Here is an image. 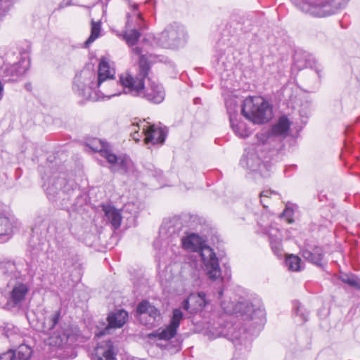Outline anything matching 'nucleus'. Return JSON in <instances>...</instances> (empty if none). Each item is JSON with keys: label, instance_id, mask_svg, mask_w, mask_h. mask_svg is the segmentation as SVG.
<instances>
[{"label": "nucleus", "instance_id": "nucleus-1", "mask_svg": "<svg viewBox=\"0 0 360 360\" xmlns=\"http://www.w3.org/2000/svg\"><path fill=\"white\" fill-rule=\"evenodd\" d=\"M115 70L108 63L101 60L98 65V75L90 69H83L76 75L73 82V90L86 100L97 101L104 98H110L120 93L105 89L103 84L110 86L118 85L114 79Z\"/></svg>", "mask_w": 360, "mask_h": 360}, {"label": "nucleus", "instance_id": "nucleus-2", "mask_svg": "<svg viewBox=\"0 0 360 360\" xmlns=\"http://www.w3.org/2000/svg\"><path fill=\"white\" fill-rule=\"evenodd\" d=\"M131 52L140 56L138 72L135 76L129 73L120 76V82L124 93L143 98L154 104L162 103L165 98V91L161 84L148 79V84L147 87L145 86V79L148 77L150 68L148 56L142 54L143 49L139 46L132 48Z\"/></svg>", "mask_w": 360, "mask_h": 360}, {"label": "nucleus", "instance_id": "nucleus-3", "mask_svg": "<svg viewBox=\"0 0 360 360\" xmlns=\"http://www.w3.org/2000/svg\"><path fill=\"white\" fill-rule=\"evenodd\" d=\"M184 248L192 251L199 252L209 278L216 280L221 276L218 259L213 250L208 246H202V238L195 233H191L181 238Z\"/></svg>", "mask_w": 360, "mask_h": 360}, {"label": "nucleus", "instance_id": "nucleus-4", "mask_svg": "<svg viewBox=\"0 0 360 360\" xmlns=\"http://www.w3.org/2000/svg\"><path fill=\"white\" fill-rule=\"evenodd\" d=\"M129 11L127 13L125 30L118 36L122 38L129 46H134L141 37V32L147 29L141 13L139 11V5L131 1H128Z\"/></svg>", "mask_w": 360, "mask_h": 360}, {"label": "nucleus", "instance_id": "nucleus-5", "mask_svg": "<svg viewBox=\"0 0 360 360\" xmlns=\"http://www.w3.org/2000/svg\"><path fill=\"white\" fill-rule=\"evenodd\" d=\"M243 116L254 124L267 122L271 117V108L268 101L261 96H248L242 105Z\"/></svg>", "mask_w": 360, "mask_h": 360}, {"label": "nucleus", "instance_id": "nucleus-6", "mask_svg": "<svg viewBox=\"0 0 360 360\" xmlns=\"http://www.w3.org/2000/svg\"><path fill=\"white\" fill-rule=\"evenodd\" d=\"M65 174H55L44 184L47 197L52 201H60L62 206H65L72 197L75 189L70 185Z\"/></svg>", "mask_w": 360, "mask_h": 360}, {"label": "nucleus", "instance_id": "nucleus-7", "mask_svg": "<svg viewBox=\"0 0 360 360\" xmlns=\"http://www.w3.org/2000/svg\"><path fill=\"white\" fill-rule=\"evenodd\" d=\"M222 309L226 314H241L246 315L250 319L264 317L265 312L261 300L255 299L252 302L248 300L234 303L232 301H223L221 302Z\"/></svg>", "mask_w": 360, "mask_h": 360}, {"label": "nucleus", "instance_id": "nucleus-8", "mask_svg": "<svg viewBox=\"0 0 360 360\" xmlns=\"http://www.w3.org/2000/svg\"><path fill=\"white\" fill-rule=\"evenodd\" d=\"M184 37V30L182 28L170 25L165 28L161 33L158 34L157 37H152L147 35L143 38V41L145 42L153 38L155 43L157 46L165 49H174L179 46L180 41Z\"/></svg>", "mask_w": 360, "mask_h": 360}, {"label": "nucleus", "instance_id": "nucleus-9", "mask_svg": "<svg viewBox=\"0 0 360 360\" xmlns=\"http://www.w3.org/2000/svg\"><path fill=\"white\" fill-rule=\"evenodd\" d=\"M228 113L229 114V120L231 127L234 133L240 138H246L251 134L250 129L243 121L237 119V105L233 101H227L226 103Z\"/></svg>", "mask_w": 360, "mask_h": 360}, {"label": "nucleus", "instance_id": "nucleus-10", "mask_svg": "<svg viewBox=\"0 0 360 360\" xmlns=\"http://www.w3.org/2000/svg\"><path fill=\"white\" fill-rule=\"evenodd\" d=\"M136 311L139 314V319L141 321H143L142 320L143 319L148 318V319L143 323L149 327L155 326L160 319V313L159 310L146 300H143L138 304Z\"/></svg>", "mask_w": 360, "mask_h": 360}, {"label": "nucleus", "instance_id": "nucleus-11", "mask_svg": "<svg viewBox=\"0 0 360 360\" xmlns=\"http://www.w3.org/2000/svg\"><path fill=\"white\" fill-rule=\"evenodd\" d=\"M18 224V219L10 211L0 212V243L7 241Z\"/></svg>", "mask_w": 360, "mask_h": 360}, {"label": "nucleus", "instance_id": "nucleus-12", "mask_svg": "<svg viewBox=\"0 0 360 360\" xmlns=\"http://www.w3.org/2000/svg\"><path fill=\"white\" fill-rule=\"evenodd\" d=\"M29 60L25 58H20L17 63L6 67L1 76L5 82H15L20 79L25 73L29 66Z\"/></svg>", "mask_w": 360, "mask_h": 360}, {"label": "nucleus", "instance_id": "nucleus-13", "mask_svg": "<svg viewBox=\"0 0 360 360\" xmlns=\"http://www.w3.org/2000/svg\"><path fill=\"white\" fill-rule=\"evenodd\" d=\"M142 134L145 135V143L158 144L163 143L166 136V128H162L156 124H143L142 125Z\"/></svg>", "mask_w": 360, "mask_h": 360}, {"label": "nucleus", "instance_id": "nucleus-14", "mask_svg": "<svg viewBox=\"0 0 360 360\" xmlns=\"http://www.w3.org/2000/svg\"><path fill=\"white\" fill-rule=\"evenodd\" d=\"M128 320V313L124 309H117L109 314L108 316V326L99 331L98 336H103L110 333L112 328H122Z\"/></svg>", "mask_w": 360, "mask_h": 360}, {"label": "nucleus", "instance_id": "nucleus-15", "mask_svg": "<svg viewBox=\"0 0 360 360\" xmlns=\"http://www.w3.org/2000/svg\"><path fill=\"white\" fill-rule=\"evenodd\" d=\"M117 350L110 340L98 344L95 349L93 360H116Z\"/></svg>", "mask_w": 360, "mask_h": 360}, {"label": "nucleus", "instance_id": "nucleus-16", "mask_svg": "<svg viewBox=\"0 0 360 360\" xmlns=\"http://www.w3.org/2000/svg\"><path fill=\"white\" fill-rule=\"evenodd\" d=\"M184 314L180 309H174L170 323L160 332L158 333V336L161 340H170L174 338L178 328L180 325V321L183 319Z\"/></svg>", "mask_w": 360, "mask_h": 360}, {"label": "nucleus", "instance_id": "nucleus-17", "mask_svg": "<svg viewBox=\"0 0 360 360\" xmlns=\"http://www.w3.org/2000/svg\"><path fill=\"white\" fill-rule=\"evenodd\" d=\"M29 288L26 284L17 283L10 292L7 298V305L10 307H20L25 300Z\"/></svg>", "mask_w": 360, "mask_h": 360}, {"label": "nucleus", "instance_id": "nucleus-18", "mask_svg": "<svg viewBox=\"0 0 360 360\" xmlns=\"http://www.w3.org/2000/svg\"><path fill=\"white\" fill-rule=\"evenodd\" d=\"M86 145L92 150L99 153L102 157L107 160L108 162L116 161V155L111 152L110 146L106 142L95 138L90 140Z\"/></svg>", "mask_w": 360, "mask_h": 360}, {"label": "nucleus", "instance_id": "nucleus-19", "mask_svg": "<svg viewBox=\"0 0 360 360\" xmlns=\"http://www.w3.org/2000/svg\"><path fill=\"white\" fill-rule=\"evenodd\" d=\"M240 165L252 172H256L261 165V158L259 157L256 148H250L245 150V155L240 160Z\"/></svg>", "mask_w": 360, "mask_h": 360}, {"label": "nucleus", "instance_id": "nucleus-20", "mask_svg": "<svg viewBox=\"0 0 360 360\" xmlns=\"http://www.w3.org/2000/svg\"><path fill=\"white\" fill-rule=\"evenodd\" d=\"M102 210L104 212V219L112 225L114 229H119L122 219L120 211L110 205H103Z\"/></svg>", "mask_w": 360, "mask_h": 360}, {"label": "nucleus", "instance_id": "nucleus-21", "mask_svg": "<svg viewBox=\"0 0 360 360\" xmlns=\"http://www.w3.org/2000/svg\"><path fill=\"white\" fill-rule=\"evenodd\" d=\"M269 235V242L271 246L272 250L276 255H280L281 252V234L280 231L272 226H270L268 230L265 231Z\"/></svg>", "mask_w": 360, "mask_h": 360}, {"label": "nucleus", "instance_id": "nucleus-22", "mask_svg": "<svg viewBox=\"0 0 360 360\" xmlns=\"http://www.w3.org/2000/svg\"><path fill=\"white\" fill-rule=\"evenodd\" d=\"M302 255L306 260L319 266L323 257V252L321 248L314 247L311 250H303Z\"/></svg>", "mask_w": 360, "mask_h": 360}, {"label": "nucleus", "instance_id": "nucleus-23", "mask_svg": "<svg viewBox=\"0 0 360 360\" xmlns=\"http://www.w3.org/2000/svg\"><path fill=\"white\" fill-rule=\"evenodd\" d=\"M4 331L5 337L13 346L16 344H20L22 341V337L18 328L11 324H7L4 327Z\"/></svg>", "mask_w": 360, "mask_h": 360}, {"label": "nucleus", "instance_id": "nucleus-24", "mask_svg": "<svg viewBox=\"0 0 360 360\" xmlns=\"http://www.w3.org/2000/svg\"><path fill=\"white\" fill-rule=\"evenodd\" d=\"M290 122L285 116L279 118L278 122L271 128V134L275 136H285L290 129Z\"/></svg>", "mask_w": 360, "mask_h": 360}, {"label": "nucleus", "instance_id": "nucleus-25", "mask_svg": "<svg viewBox=\"0 0 360 360\" xmlns=\"http://www.w3.org/2000/svg\"><path fill=\"white\" fill-rule=\"evenodd\" d=\"M15 352L14 360H29L32 355V349L24 344H20Z\"/></svg>", "mask_w": 360, "mask_h": 360}, {"label": "nucleus", "instance_id": "nucleus-26", "mask_svg": "<svg viewBox=\"0 0 360 360\" xmlns=\"http://www.w3.org/2000/svg\"><path fill=\"white\" fill-rule=\"evenodd\" d=\"M116 161L114 162H109L112 165H117L119 169L124 174H126L131 165L130 159L126 155H120L117 157L116 155Z\"/></svg>", "mask_w": 360, "mask_h": 360}, {"label": "nucleus", "instance_id": "nucleus-27", "mask_svg": "<svg viewBox=\"0 0 360 360\" xmlns=\"http://www.w3.org/2000/svg\"><path fill=\"white\" fill-rule=\"evenodd\" d=\"M293 307L295 309L296 317L299 318V320L297 321L300 324L306 322L308 320L309 315V313L307 311V310L297 301H295L293 303Z\"/></svg>", "mask_w": 360, "mask_h": 360}, {"label": "nucleus", "instance_id": "nucleus-28", "mask_svg": "<svg viewBox=\"0 0 360 360\" xmlns=\"http://www.w3.org/2000/svg\"><path fill=\"white\" fill-rule=\"evenodd\" d=\"M101 24L98 22L92 21L91 27V34L84 43V46L87 48L93 43L100 35Z\"/></svg>", "mask_w": 360, "mask_h": 360}, {"label": "nucleus", "instance_id": "nucleus-29", "mask_svg": "<svg viewBox=\"0 0 360 360\" xmlns=\"http://www.w3.org/2000/svg\"><path fill=\"white\" fill-rule=\"evenodd\" d=\"M60 319V310H56L51 315L44 318L45 327L49 330L53 329Z\"/></svg>", "mask_w": 360, "mask_h": 360}, {"label": "nucleus", "instance_id": "nucleus-30", "mask_svg": "<svg viewBox=\"0 0 360 360\" xmlns=\"http://www.w3.org/2000/svg\"><path fill=\"white\" fill-rule=\"evenodd\" d=\"M286 266L289 270L298 271L301 270V259L296 255H290L285 259Z\"/></svg>", "mask_w": 360, "mask_h": 360}, {"label": "nucleus", "instance_id": "nucleus-31", "mask_svg": "<svg viewBox=\"0 0 360 360\" xmlns=\"http://www.w3.org/2000/svg\"><path fill=\"white\" fill-rule=\"evenodd\" d=\"M190 299H192V301H195L198 303V307H195L196 310L202 309L207 303L206 295L203 292H200L197 295H191Z\"/></svg>", "mask_w": 360, "mask_h": 360}, {"label": "nucleus", "instance_id": "nucleus-32", "mask_svg": "<svg viewBox=\"0 0 360 360\" xmlns=\"http://www.w3.org/2000/svg\"><path fill=\"white\" fill-rule=\"evenodd\" d=\"M340 280L351 287L360 288V281L354 275L344 274L340 276Z\"/></svg>", "mask_w": 360, "mask_h": 360}, {"label": "nucleus", "instance_id": "nucleus-33", "mask_svg": "<svg viewBox=\"0 0 360 360\" xmlns=\"http://www.w3.org/2000/svg\"><path fill=\"white\" fill-rule=\"evenodd\" d=\"M243 331L244 330L242 328L231 327L229 328V331L226 335L231 341L236 342L240 341Z\"/></svg>", "mask_w": 360, "mask_h": 360}, {"label": "nucleus", "instance_id": "nucleus-34", "mask_svg": "<svg viewBox=\"0 0 360 360\" xmlns=\"http://www.w3.org/2000/svg\"><path fill=\"white\" fill-rule=\"evenodd\" d=\"M144 122L141 124H137L136 125L133 124L131 129V136L134 141L136 142L139 141L141 137L142 136V134H139V130L142 131V125Z\"/></svg>", "mask_w": 360, "mask_h": 360}, {"label": "nucleus", "instance_id": "nucleus-35", "mask_svg": "<svg viewBox=\"0 0 360 360\" xmlns=\"http://www.w3.org/2000/svg\"><path fill=\"white\" fill-rule=\"evenodd\" d=\"M191 281L193 285H196L199 284V278H200V271L198 269H194L191 268Z\"/></svg>", "mask_w": 360, "mask_h": 360}, {"label": "nucleus", "instance_id": "nucleus-36", "mask_svg": "<svg viewBox=\"0 0 360 360\" xmlns=\"http://www.w3.org/2000/svg\"><path fill=\"white\" fill-rule=\"evenodd\" d=\"M14 357H15V352L12 349L0 354V360H14Z\"/></svg>", "mask_w": 360, "mask_h": 360}, {"label": "nucleus", "instance_id": "nucleus-37", "mask_svg": "<svg viewBox=\"0 0 360 360\" xmlns=\"http://www.w3.org/2000/svg\"><path fill=\"white\" fill-rule=\"evenodd\" d=\"M271 194L276 193L274 191H271V190L264 191L260 193L261 203L263 205L264 207H267L264 203L265 198H269V195Z\"/></svg>", "mask_w": 360, "mask_h": 360}, {"label": "nucleus", "instance_id": "nucleus-38", "mask_svg": "<svg viewBox=\"0 0 360 360\" xmlns=\"http://www.w3.org/2000/svg\"><path fill=\"white\" fill-rule=\"evenodd\" d=\"M283 217L287 218V220L289 223L292 222V210L286 208L282 213Z\"/></svg>", "mask_w": 360, "mask_h": 360}, {"label": "nucleus", "instance_id": "nucleus-39", "mask_svg": "<svg viewBox=\"0 0 360 360\" xmlns=\"http://www.w3.org/2000/svg\"><path fill=\"white\" fill-rule=\"evenodd\" d=\"M60 340L57 341L56 343L58 345V346H63L68 343L69 335H66L65 334L63 335V337H59Z\"/></svg>", "mask_w": 360, "mask_h": 360}, {"label": "nucleus", "instance_id": "nucleus-40", "mask_svg": "<svg viewBox=\"0 0 360 360\" xmlns=\"http://www.w3.org/2000/svg\"><path fill=\"white\" fill-rule=\"evenodd\" d=\"M192 300H193L192 299H190V296L188 298L185 299L182 302V304H181L182 308L186 311H189L190 310V301H192Z\"/></svg>", "mask_w": 360, "mask_h": 360}, {"label": "nucleus", "instance_id": "nucleus-41", "mask_svg": "<svg viewBox=\"0 0 360 360\" xmlns=\"http://www.w3.org/2000/svg\"><path fill=\"white\" fill-rule=\"evenodd\" d=\"M309 57L308 59H306V63H305V65H299L300 68H303V67H312V63H315V60L314 58H310L311 56H307Z\"/></svg>", "mask_w": 360, "mask_h": 360}, {"label": "nucleus", "instance_id": "nucleus-42", "mask_svg": "<svg viewBox=\"0 0 360 360\" xmlns=\"http://www.w3.org/2000/svg\"><path fill=\"white\" fill-rule=\"evenodd\" d=\"M103 86H105V89H107L112 90V91H115L117 92H119L120 94L117 96L120 95V94H121V92L119 90L116 89V87L117 86H110L108 84H107V83H105V84H103Z\"/></svg>", "mask_w": 360, "mask_h": 360}, {"label": "nucleus", "instance_id": "nucleus-43", "mask_svg": "<svg viewBox=\"0 0 360 360\" xmlns=\"http://www.w3.org/2000/svg\"><path fill=\"white\" fill-rule=\"evenodd\" d=\"M5 65V60L3 56H0V75L2 74L4 69H3L4 65Z\"/></svg>", "mask_w": 360, "mask_h": 360}, {"label": "nucleus", "instance_id": "nucleus-44", "mask_svg": "<svg viewBox=\"0 0 360 360\" xmlns=\"http://www.w3.org/2000/svg\"><path fill=\"white\" fill-rule=\"evenodd\" d=\"M3 91H4V85L2 82L0 81V101L3 97Z\"/></svg>", "mask_w": 360, "mask_h": 360}, {"label": "nucleus", "instance_id": "nucleus-45", "mask_svg": "<svg viewBox=\"0 0 360 360\" xmlns=\"http://www.w3.org/2000/svg\"><path fill=\"white\" fill-rule=\"evenodd\" d=\"M98 0H91V2L89 3V5H86V7H92L94 6L97 2H98Z\"/></svg>", "mask_w": 360, "mask_h": 360}, {"label": "nucleus", "instance_id": "nucleus-46", "mask_svg": "<svg viewBox=\"0 0 360 360\" xmlns=\"http://www.w3.org/2000/svg\"><path fill=\"white\" fill-rule=\"evenodd\" d=\"M324 12H326V13H324L323 15H331L333 13L332 11H328V9H325L324 10Z\"/></svg>", "mask_w": 360, "mask_h": 360}, {"label": "nucleus", "instance_id": "nucleus-47", "mask_svg": "<svg viewBox=\"0 0 360 360\" xmlns=\"http://www.w3.org/2000/svg\"><path fill=\"white\" fill-rule=\"evenodd\" d=\"M222 295H223V291H222V290H220V291L219 292V297H221L222 296Z\"/></svg>", "mask_w": 360, "mask_h": 360}, {"label": "nucleus", "instance_id": "nucleus-48", "mask_svg": "<svg viewBox=\"0 0 360 360\" xmlns=\"http://www.w3.org/2000/svg\"><path fill=\"white\" fill-rule=\"evenodd\" d=\"M298 57H299V55L296 54L295 56V60L297 63H298Z\"/></svg>", "mask_w": 360, "mask_h": 360}]
</instances>
